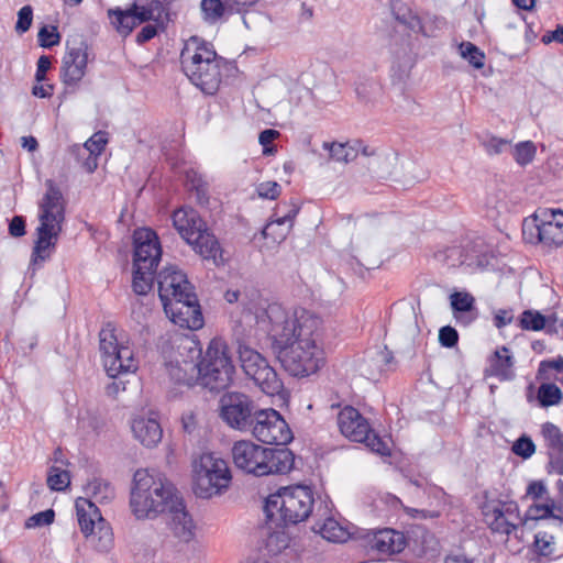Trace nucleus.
Returning a JSON list of instances; mask_svg holds the SVG:
<instances>
[{"label":"nucleus","instance_id":"nucleus-22","mask_svg":"<svg viewBox=\"0 0 563 563\" xmlns=\"http://www.w3.org/2000/svg\"><path fill=\"white\" fill-rule=\"evenodd\" d=\"M88 64V49L84 43L68 47L63 57L62 79L66 85H77L85 76Z\"/></svg>","mask_w":563,"mask_h":563},{"label":"nucleus","instance_id":"nucleus-33","mask_svg":"<svg viewBox=\"0 0 563 563\" xmlns=\"http://www.w3.org/2000/svg\"><path fill=\"white\" fill-rule=\"evenodd\" d=\"M323 148L329 152L330 158L338 163H350L356 158L353 141L346 143L324 142Z\"/></svg>","mask_w":563,"mask_h":563},{"label":"nucleus","instance_id":"nucleus-17","mask_svg":"<svg viewBox=\"0 0 563 563\" xmlns=\"http://www.w3.org/2000/svg\"><path fill=\"white\" fill-rule=\"evenodd\" d=\"M219 416L230 428L249 431L254 417L253 401L241 393H227L219 400Z\"/></svg>","mask_w":563,"mask_h":563},{"label":"nucleus","instance_id":"nucleus-62","mask_svg":"<svg viewBox=\"0 0 563 563\" xmlns=\"http://www.w3.org/2000/svg\"><path fill=\"white\" fill-rule=\"evenodd\" d=\"M353 147L356 152V157L358 156V154H362L364 156H373L376 154V148L364 144V142L360 140L353 141Z\"/></svg>","mask_w":563,"mask_h":563},{"label":"nucleus","instance_id":"nucleus-27","mask_svg":"<svg viewBox=\"0 0 563 563\" xmlns=\"http://www.w3.org/2000/svg\"><path fill=\"white\" fill-rule=\"evenodd\" d=\"M167 372L172 379L176 383L184 384L187 386L200 385V369H199V361L185 360L181 361L176 360L175 362H169L166 364Z\"/></svg>","mask_w":563,"mask_h":563},{"label":"nucleus","instance_id":"nucleus-49","mask_svg":"<svg viewBox=\"0 0 563 563\" xmlns=\"http://www.w3.org/2000/svg\"><path fill=\"white\" fill-rule=\"evenodd\" d=\"M554 537L547 532H539L534 538V547L541 555L553 553Z\"/></svg>","mask_w":563,"mask_h":563},{"label":"nucleus","instance_id":"nucleus-28","mask_svg":"<svg viewBox=\"0 0 563 563\" xmlns=\"http://www.w3.org/2000/svg\"><path fill=\"white\" fill-rule=\"evenodd\" d=\"M297 212V209L292 208L286 214L268 222L262 231L263 236L273 243L283 242L291 231Z\"/></svg>","mask_w":563,"mask_h":563},{"label":"nucleus","instance_id":"nucleus-15","mask_svg":"<svg viewBox=\"0 0 563 563\" xmlns=\"http://www.w3.org/2000/svg\"><path fill=\"white\" fill-rule=\"evenodd\" d=\"M238 354L244 374L251 378L263 393L277 395L283 389V382L267 360L247 344L240 343Z\"/></svg>","mask_w":563,"mask_h":563},{"label":"nucleus","instance_id":"nucleus-56","mask_svg":"<svg viewBox=\"0 0 563 563\" xmlns=\"http://www.w3.org/2000/svg\"><path fill=\"white\" fill-rule=\"evenodd\" d=\"M527 495L533 499H544L548 489L542 482H532L527 488Z\"/></svg>","mask_w":563,"mask_h":563},{"label":"nucleus","instance_id":"nucleus-5","mask_svg":"<svg viewBox=\"0 0 563 563\" xmlns=\"http://www.w3.org/2000/svg\"><path fill=\"white\" fill-rule=\"evenodd\" d=\"M231 455L238 470L254 476L286 474L294 466V454L289 450L265 448L251 440L236 441Z\"/></svg>","mask_w":563,"mask_h":563},{"label":"nucleus","instance_id":"nucleus-10","mask_svg":"<svg viewBox=\"0 0 563 563\" xmlns=\"http://www.w3.org/2000/svg\"><path fill=\"white\" fill-rule=\"evenodd\" d=\"M526 242L542 244L545 247L563 246V211L561 209L539 208L522 223Z\"/></svg>","mask_w":563,"mask_h":563},{"label":"nucleus","instance_id":"nucleus-48","mask_svg":"<svg viewBox=\"0 0 563 563\" xmlns=\"http://www.w3.org/2000/svg\"><path fill=\"white\" fill-rule=\"evenodd\" d=\"M38 43L42 47H52L59 43L60 35L55 26H44L38 32Z\"/></svg>","mask_w":563,"mask_h":563},{"label":"nucleus","instance_id":"nucleus-41","mask_svg":"<svg viewBox=\"0 0 563 563\" xmlns=\"http://www.w3.org/2000/svg\"><path fill=\"white\" fill-rule=\"evenodd\" d=\"M107 142H108L107 135L104 132H101V131L95 133L88 141H86L85 147L90 153V155L93 156L92 164L87 163L88 172L91 173L97 167L96 157L101 154Z\"/></svg>","mask_w":563,"mask_h":563},{"label":"nucleus","instance_id":"nucleus-18","mask_svg":"<svg viewBox=\"0 0 563 563\" xmlns=\"http://www.w3.org/2000/svg\"><path fill=\"white\" fill-rule=\"evenodd\" d=\"M133 267L137 269H156L162 246L158 235L150 228H139L133 233Z\"/></svg>","mask_w":563,"mask_h":563},{"label":"nucleus","instance_id":"nucleus-43","mask_svg":"<svg viewBox=\"0 0 563 563\" xmlns=\"http://www.w3.org/2000/svg\"><path fill=\"white\" fill-rule=\"evenodd\" d=\"M396 19L415 33L424 34V29L420 16L409 8L396 13Z\"/></svg>","mask_w":563,"mask_h":563},{"label":"nucleus","instance_id":"nucleus-9","mask_svg":"<svg viewBox=\"0 0 563 563\" xmlns=\"http://www.w3.org/2000/svg\"><path fill=\"white\" fill-rule=\"evenodd\" d=\"M194 492L200 498L225 493L232 483L228 462L214 453H203L192 465Z\"/></svg>","mask_w":563,"mask_h":563},{"label":"nucleus","instance_id":"nucleus-64","mask_svg":"<svg viewBox=\"0 0 563 563\" xmlns=\"http://www.w3.org/2000/svg\"><path fill=\"white\" fill-rule=\"evenodd\" d=\"M21 145L23 148H25L27 152H35L37 150L38 143L34 136H22L21 137Z\"/></svg>","mask_w":563,"mask_h":563},{"label":"nucleus","instance_id":"nucleus-36","mask_svg":"<svg viewBox=\"0 0 563 563\" xmlns=\"http://www.w3.org/2000/svg\"><path fill=\"white\" fill-rule=\"evenodd\" d=\"M511 154L519 166H527L533 162L537 154V146L532 141H522L512 147Z\"/></svg>","mask_w":563,"mask_h":563},{"label":"nucleus","instance_id":"nucleus-12","mask_svg":"<svg viewBox=\"0 0 563 563\" xmlns=\"http://www.w3.org/2000/svg\"><path fill=\"white\" fill-rule=\"evenodd\" d=\"M100 352L103 367L112 378L137 369L132 346L123 336H118L114 329L104 328L100 331Z\"/></svg>","mask_w":563,"mask_h":563},{"label":"nucleus","instance_id":"nucleus-46","mask_svg":"<svg viewBox=\"0 0 563 563\" xmlns=\"http://www.w3.org/2000/svg\"><path fill=\"white\" fill-rule=\"evenodd\" d=\"M512 452L522 459H529L536 452V445L529 437L522 435L512 444Z\"/></svg>","mask_w":563,"mask_h":563},{"label":"nucleus","instance_id":"nucleus-42","mask_svg":"<svg viewBox=\"0 0 563 563\" xmlns=\"http://www.w3.org/2000/svg\"><path fill=\"white\" fill-rule=\"evenodd\" d=\"M545 317L539 311L525 310L520 317V327L523 330L540 331L545 327Z\"/></svg>","mask_w":563,"mask_h":563},{"label":"nucleus","instance_id":"nucleus-50","mask_svg":"<svg viewBox=\"0 0 563 563\" xmlns=\"http://www.w3.org/2000/svg\"><path fill=\"white\" fill-rule=\"evenodd\" d=\"M280 135L277 130L266 129L260 133L258 142L263 146L264 155H273L276 152L272 143Z\"/></svg>","mask_w":563,"mask_h":563},{"label":"nucleus","instance_id":"nucleus-14","mask_svg":"<svg viewBox=\"0 0 563 563\" xmlns=\"http://www.w3.org/2000/svg\"><path fill=\"white\" fill-rule=\"evenodd\" d=\"M80 531L100 552H108L113 545V533L102 518L98 507L88 498L79 497L75 504Z\"/></svg>","mask_w":563,"mask_h":563},{"label":"nucleus","instance_id":"nucleus-52","mask_svg":"<svg viewBox=\"0 0 563 563\" xmlns=\"http://www.w3.org/2000/svg\"><path fill=\"white\" fill-rule=\"evenodd\" d=\"M549 371L563 372V357L559 356L554 360L542 361L539 366L538 376L541 378L549 379Z\"/></svg>","mask_w":563,"mask_h":563},{"label":"nucleus","instance_id":"nucleus-30","mask_svg":"<svg viewBox=\"0 0 563 563\" xmlns=\"http://www.w3.org/2000/svg\"><path fill=\"white\" fill-rule=\"evenodd\" d=\"M109 16L115 30L123 36L129 35L134 27L144 22L132 8L109 10Z\"/></svg>","mask_w":563,"mask_h":563},{"label":"nucleus","instance_id":"nucleus-57","mask_svg":"<svg viewBox=\"0 0 563 563\" xmlns=\"http://www.w3.org/2000/svg\"><path fill=\"white\" fill-rule=\"evenodd\" d=\"M9 232L12 236L20 238L25 234V221L22 217H14L9 224Z\"/></svg>","mask_w":563,"mask_h":563},{"label":"nucleus","instance_id":"nucleus-37","mask_svg":"<svg viewBox=\"0 0 563 563\" xmlns=\"http://www.w3.org/2000/svg\"><path fill=\"white\" fill-rule=\"evenodd\" d=\"M202 19L208 24L217 23L224 14L225 7L221 0H201Z\"/></svg>","mask_w":563,"mask_h":563},{"label":"nucleus","instance_id":"nucleus-3","mask_svg":"<svg viewBox=\"0 0 563 563\" xmlns=\"http://www.w3.org/2000/svg\"><path fill=\"white\" fill-rule=\"evenodd\" d=\"M180 62L185 75L203 93L214 95L219 90L224 60L211 43L190 36L181 49Z\"/></svg>","mask_w":563,"mask_h":563},{"label":"nucleus","instance_id":"nucleus-51","mask_svg":"<svg viewBox=\"0 0 563 563\" xmlns=\"http://www.w3.org/2000/svg\"><path fill=\"white\" fill-rule=\"evenodd\" d=\"M33 21V9L31 5L22 7L18 12V21L15 24V31L18 33H25L30 30Z\"/></svg>","mask_w":563,"mask_h":563},{"label":"nucleus","instance_id":"nucleus-59","mask_svg":"<svg viewBox=\"0 0 563 563\" xmlns=\"http://www.w3.org/2000/svg\"><path fill=\"white\" fill-rule=\"evenodd\" d=\"M157 34V26L154 24H147L136 35L137 43L142 44L152 40Z\"/></svg>","mask_w":563,"mask_h":563},{"label":"nucleus","instance_id":"nucleus-34","mask_svg":"<svg viewBox=\"0 0 563 563\" xmlns=\"http://www.w3.org/2000/svg\"><path fill=\"white\" fill-rule=\"evenodd\" d=\"M131 8L141 16V21L144 22L158 21L163 12L159 0H134Z\"/></svg>","mask_w":563,"mask_h":563},{"label":"nucleus","instance_id":"nucleus-16","mask_svg":"<svg viewBox=\"0 0 563 563\" xmlns=\"http://www.w3.org/2000/svg\"><path fill=\"white\" fill-rule=\"evenodd\" d=\"M251 433L262 443L286 445L292 440V432L283 416L273 408L254 411Z\"/></svg>","mask_w":563,"mask_h":563},{"label":"nucleus","instance_id":"nucleus-31","mask_svg":"<svg viewBox=\"0 0 563 563\" xmlns=\"http://www.w3.org/2000/svg\"><path fill=\"white\" fill-rule=\"evenodd\" d=\"M313 530L330 542L343 543L351 537L349 529L333 518H327L313 526Z\"/></svg>","mask_w":563,"mask_h":563},{"label":"nucleus","instance_id":"nucleus-54","mask_svg":"<svg viewBox=\"0 0 563 563\" xmlns=\"http://www.w3.org/2000/svg\"><path fill=\"white\" fill-rule=\"evenodd\" d=\"M459 341L457 331L450 327H442L439 331V342L444 347H453L456 345Z\"/></svg>","mask_w":563,"mask_h":563},{"label":"nucleus","instance_id":"nucleus-29","mask_svg":"<svg viewBox=\"0 0 563 563\" xmlns=\"http://www.w3.org/2000/svg\"><path fill=\"white\" fill-rule=\"evenodd\" d=\"M489 371L492 375L498 377L500 380L514 378V358L506 346L495 352L490 360Z\"/></svg>","mask_w":563,"mask_h":563},{"label":"nucleus","instance_id":"nucleus-7","mask_svg":"<svg viewBox=\"0 0 563 563\" xmlns=\"http://www.w3.org/2000/svg\"><path fill=\"white\" fill-rule=\"evenodd\" d=\"M172 219L178 234L196 253L218 263L221 258L220 244L195 209L181 207L174 211Z\"/></svg>","mask_w":563,"mask_h":563},{"label":"nucleus","instance_id":"nucleus-24","mask_svg":"<svg viewBox=\"0 0 563 563\" xmlns=\"http://www.w3.org/2000/svg\"><path fill=\"white\" fill-rule=\"evenodd\" d=\"M131 430L135 440L146 448L156 446L163 438L161 423L153 413L135 416L131 421Z\"/></svg>","mask_w":563,"mask_h":563},{"label":"nucleus","instance_id":"nucleus-45","mask_svg":"<svg viewBox=\"0 0 563 563\" xmlns=\"http://www.w3.org/2000/svg\"><path fill=\"white\" fill-rule=\"evenodd\" d=\"M482 145L488 155H498L510 145V141L495 135H489L482 142Z\"/></svg>","mask_w":563,"mask_h":563},{"label":"nucleus","instance_id":"nucleus-23","mask_svg":"<svg viewBox=\"0 0 563 563\" xmlns=\"http://www.w3.org/2000/svg\"><path fill=\"white\" fill-rule=\"evenodd\" d=\"M366 544L380 555H391L400 553L406 548L407 540L402 532L386 528L368 533Z\"/></svg>","mask_w":563,"mask_h":563},{"label":"nucleus","instance_id":"nucleus-19","mask_svg":"<svg viewBox=\"0 0 563 563\" xmlns=\"http://www.w3.org/2000/svg\"><path fill=\"white\" fill-rule=\"evenodd\" d=\"M158 296L163 308L184 297L195 294L187 276L177 267L168 266L159 272L157 277Z\"/></svg>","mask_w":563,"mask_h":563},{"label":"nucleus","instance_id":"nucleus-55","mask_svg":"<svg viewBox=\"0 0 563 563\" xmlns=\"http://www.w3.org/2000/svg\"><path fill=\"white\" fill-rule=\"evenodd\" d=\"M187 180L190 183V188L197 191V198L199 202H202V199L206 196V185L200 176H198L194 170L187 172L186 174Z\"/></svg>","mask_w":563,"mask_h":563},{"label":"nucleus","instance_id":"nucleus-26","mask_svg":"<svg viewBox=\"0 0 563 563\" xmlns=\"http://www.w3.org/2000/svg\"><path fill=\"white\" fill-rule=\"evenodd\" d=\"M450 305L456 322L461 325H470L477 319L475 297L463 290L450 295Z\"/></svg>","mask_w":563,"mask_h":563},{"label":"nucleus","instance_id":"nucleus-21","mask_svg":"<svg viewBox=\"0 0 563 563\" xmlns=\"http://www.w3.org/2000/svg\"><path fill=\"white\" fill-rule=\"evenodd\" d=\"M167 526L174 539L178 543L188 544L196 537V525L192 517L186 510L181 497L167 511Z\"/></svg>","mask_w":563,"mask_h":563},{"label":"nucleus","instance_id":"nucleus-47","mask_svg":"<svg viewBox=\"0 0 563 563\" xmlns=\"http://www.w3.org/2000/svg\"><path fill=\"white\" fill-rule=\"evenodd\" d=\"M258 197L275 200L280 196L282 187L277 181H263L256 186Z\"/></svg>","mask_w":563,"mask_h":563},{"label":"nucleus","instance_id":"nucleus-13","mask_svg":"<svg viewBox=\"0 0 563 563\" xmlns=\"http://www.w3.org/2000/svg\"><path fill=\"white\" fill-rule=\"evenodd\" d=\"M340 432L350 441L364 443L372 452L390 455V441L380 438L371 428L369 422L352 406H345L338 415Z\"/></svg>","mask_w":563,"mask_h":563},{"label":"nucleus","instance_id":"nucleus-35","mask_svg":"<svg viewBox=\"0 0 563 563\" xmlns=\"http://www.w3.org/2000/svg\"><path fill=\"white\" fill-rule=\"evenodd\" d=\"M537 399L544 408L558 406L563 401V393L553 383H542L538 388Z\"/></svg>","mask_w":563,"mask_h":563},{"label":"nucleus","instance_id":"nucleus-40","mask_svg":"<svg viewBox=\"0 0 563 563\" xmlns=\"http://www.w3.org/2000/svg\"><path fill=\"white\" fill-rule=\"evenodd\" d=\"M46 482L52 490L60 492L69 486L70 476L68 471L58 466H52L48 470Z\"/></svg>","mask_w":563,"mask_h":563},{"label":"nucleus","instance_id":"nucleus-39","mask_svg":"<svg viewBox=\"0 0 563 563\" xmlns=\"http://www.w3.org/2000/svg\"><path fill=\"white\" fill-rule=\"evenodd\" d=\"M132 287L137 295L147 294L153 285V274L155 269H137L133 267Z\"/></svg>","mask_w":563,"mask_h":563},{"label":"nucleus","instance_id":"nucleus-6","mask_svg":"<svg viewBox=\"0 0 563 563\" xmlns=\"http://www.w3.org/2000/svg\"><path fill=\"white\" fill-rule=\"evenodd\" d=\"M313 494L306 486L283 487L269 495L264 505L267 522L276 527L306 520L313 507Z\"/></svg>","mask_w":563,"mask_h":563},{"label":"nucleus","instance_id":"nucleus-38","mask_svg":"<svg viewBox=\"0 0 563 563\" xmlns=\"http://www.w3.org/2000/svg\"><path fill=\"white\" fill-rule=\"evenodd\" d=\"M437 257L440 261H443L444 263H446V265H449L451 267H455V266H460V265L464 264L468 258V254L463 246L453 245V246L446 247L443 251L438 252Z\"/></svg>","mask_w":563,"mask_h":563},{"label":"nucleus","instance_id":"nucleus-20","mask_svg":"<svg viewBox=\"0 0 563 563\" xmlns=\"http://www.w3.org/2000/svg\"><path fill=\"white\" fill-rule=\"evenodd\" d=\"M167 318L176 325L198 330L203 325V317L196 294L178 299L164 307Z\"/></svg>","mask_w":563,"mask_h":563},{"label":"nucleus","instance_id":"nucleus-2","mask_svg":"<svg viewBox=\"0 0 563 563\" xmlns=\"http://www.w3.org/2000/svg\"><path fill=\"white\" fill-rule=\"evenodd\" d=\"M180 498L175 486L154 470L135 471L130 488L129 506L136 520H154Z\"/></svg>","mask_w":563,"mask_h":563},{"label":"nucleus","instance_id":"nucleus-11","mask_svg":"<svg viewBox=\"0 0 563 563\" xmlns=\"http://www.w3.org/2000/svg\"><path fill=\"white\" fill-rule=\"evenodd\" d=\"M484 522L494 533L509 536L522 523L518 504L509 498H500L495 492H485L479 505Z\"/></svg>","mask_w":563,"mask_h":563},{"label":"nucleus","instance_id":"nucleus-32","mask_svg":"<svg viewBox=\"0 0 563 563\" xmlns=\"http://www.w3.org/2000/svg\"><path fill=\"white\" fill-rule=\"evenodd\" d=\"M85 492L87 496L100 504L109 503L115 496L114 487L102 478L91 479L86 485Z\"/></svg>","mask_w":563,"mask_h":563},{"label":"nucleus","instance_id":"nucleus-63","mask_svg":"<svg viewBox=\"0 0 563 563\" xmlns=\"http://www.w3.org/2000/svg\"><path fill=\"white\" fill-rule=\"evenodd\" d=\"M125 389V386L122 382H112L106 387V393L108 396L118 397L121 391Z\"/></svg>","mask_w":563,"mask_h":563},{"label":"nucleus","instance_id":"nucleus-60","mask_svg":"<svg viewBox=\"0 0 563 563\" xmlns=\"http://www.w3.org/2000/svg\"><path fill=\"white\" fill-rule=\"evenodd\" d=\"M53 89L51 84L36 82L32 88V93L37 98H48L53 95Z\"/></svg>","mask_w":563,"mask_h":563},{"label":"nucleus","instance_id":"nucleus-58","mask_svg":"<svg viewBox=\"0 0 563 563\" xmlns=\"http://www.w3.org/2000/svg\"><path fill=\"white\" fill-rule=\"evenodd\" d=\"M512 321V313L510 310L499 309L494 316V324L497 328H503Z\"/></svg>","mask_w":563,"mask_h":563},{"label":"nucleus","instance_id":"nucleus-25","mask_svg":"<svg viewBox=\"0 0 563 563\" xmlns=\"http://www.w3.org/2000/svg\"><path fill=\"white\" fill-rule=\"evenodd\" d=\"M541 434L549 455L551 471L563 474V433L555 424L547 422L541 427Z\"/></svg>","mask_w":563,"mask_h":563},{"label":"nucleus","instance_id":"nucleus-1","mask_svg":"<svg viewBox=\"0 0 563 563\" xmlns=\"http://www.w3.org/2000/svg\"><path fill=\"white\" fill-rule=\"evenodd\" d=\"M257 322L265 325L273 352L291 376L307 377L324 366L322 322L318 317L302 309L291 312L271 303L257 316Z\"/></svg>","mask_w":563,"mask_h":563},{"label":"nucleus","instance_id":"nucleus-61","mask_svg":"<svg viewBox=\"0 0 563 563\" xmlns=\"http://www.w3.org/2000/svg\"><path fill=\"white\" fill-rule=\"evenodd\" d=\"M274 543L278 549L286 548L288 545L287 534L284 531L272 533L267 539V545L272 548Z\"/></svg>","mask_w":563,"mask_h":563},{"label":"nucleus","instance_id":"nucleus-53","mask_svg":"<svg viewBox=\"0 0 563 563\" xmlns=\"http://www.w3.org/2000/svg\"><path fill=\"white\" fill-rule=\"evenodd\" d=\"M55 517L54 510L47 509L41 512H37L30 517L26 521L27 528H35L46 526L53 522Z\"/></svg>","mask_w":563,"mask_h":563},{"label":"nucleus","instance_id":"nucleus-8","mask_svg":"<svg viewBox=\"0 0 563 563\" xmlns=\"http://www.w3.org/2000/svg\"><path fill=\"white\" fill-rule=\"evenodd\" d=\"M200 386L210 390L228 388L235 373L230 349L221 338H214L208 344L199 361Z\"/></svg>","mask_w":563,"mask_h":563},{"label":"nucleus","instance_id":"nucleus-4","mask_svg":"<svg viewBox=\"0 0 563 563\" xmlns=\"http://www.w3.org/2000/svg\"><path fill=\"white\" fill-rule=\"evenodd\" d=\"M46 192L40 202L37 239L32 252V264H42L53 254L65 220V201L53 180L46 181Z\"/></svg>","mask_w":563,"mask_h":563},{"label":"nucleus","instance_id":"nucleus-44","mask_svg":"<svg viewBox=\"0 0 563 563\" xmlns=\"http://www.w3.org/2000/svg\"><path fill=\"white\" fill-rule=\"evenodd\" d=\"M461 55L467 59L471 65L475 68H482L484 66L485 55L471 42L462 43L460 45Z\"/></svg>","mask_w":563,"mask_h":563}]
</instances>
